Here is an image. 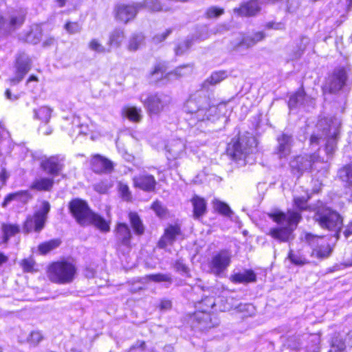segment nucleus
I'll use <instances>...</instances> for the list:
<instances>
[{
  "mask_svg": "<svg viewBox=\"0 0 352 352\" xmlns=\"http://www.w3.org/2000/svg\"><path fill=\"white\" fill-rule=\"evenodd\" d=\"M279 226L270 229L267 234L280 243H288L294 239L293 232L301 219L300 212L288 210L285 213L276 210L268 214Z\"/></svg>",
  "mask_w": 352,
  "mask_h": 352,
  "instance_id": "1",
  "label": "nucleus"
},
{
  "mask_svg": "<svg viewBox=\"0 0 352 352\" xmlns=\"http://www.w3.org/2000/svg\"><path fill=\"white\" fill-rule=\"evenodd\" d=\"M184 111L190 115L191 124L194 121L214 120L217 116V107L210 104V100L203 91L191 96L184 105Z\"/></svg>",
  "mask_w": 352,
  "mask_h": 352,
  "instance_id": "2",
  "label": "nucleus"
},
{
  "mask_svg": "<svg viewBox=\"0 0 352 352\" xmlns=\"http://www.w3.org/2000/svg\"><path fill=\"white\" fill-rule=\"evenodd\" d=\"M69 208L79 224L82 226L94 224L102 232L109 231V223L103 217L92 212L85 201L79 199H73L69 202Z\"/></svg>",
  "mask_w": 352,
  "mask_h": 352,
  "instance_id": "3",
  "label": "nucleus"
},
{
  "mask_svg": "<svg viewBox=\"0 0 352 352\" xmlns=\"http://www.w3.org/2000/svg\"><path fill=\"white\" fill-rule=\"evenodd\" d=\"M256 146L257 142L254 137L249 134L241 135L228 144L227 152L233 160L245 161L247 157L256 151Z\"/></svg>",
  "mask_w": 352,
  "mask_h": 352,
  "instance_id": "4",
  "label": "nucleus"
},
{
  "mask_svg": "<svg viewBox=\"0 0 352 352\" xmlns=\"http://www.w3.org/2000/svg\"><path fill=\"white\" fill-rule=\"evenodd\" d=\"M77 274L76 265L70 261L54 262L48 268L49 279L58 284H69L73 282Z\"/></svg>",
  "mask_w": 352,
  "mask_h": 352,
  "instance_id": "5",
  "label": "nucleus"
},
{
  "mask_svg": "<svg viewBox=\"0 0 352 352\" xmlns=\"http://www.w3.org/2000/svg\"><path fill=\"white\" fill-rule=\"evenodd\" d=\"M327 138L325 151L327 155H332L336 148L337 140L339 134L340 121L333 117L321 118L317 124Z\"/></svg>",
  "mask_w": 352,
  "mask_h": 352,
  "instance_id": "6",
  "label": "nucleus"
},
{
  "mask_svg": "<svg viewBox=\"0 0 352 352\" xmlns=\"http://www.w3.org/2000/svg\"><path fill=\"white\" fill-rule=\"evenodd\" d=\"M314 219L322 228L328 230L338 231L342 225L340 214L328 207L318 208Z\"/></svg>",
  "mask_w": 352,
  "mask_h": 352,
  "instance_id": "7",
  "label": "nucleus"
},
{
  "mask_svg": "<svg viewBox=\"0 0 352 352\" xmlns=\"http://www.w3.org/2000/svg\"><path fill=\"white\" fill-rule=\"evenodd\" d=\"M232 252L228 250H221L214 253L208 263L210 272L216 276H221L230 266Z\"/></svg>",
  "mask_w": 352,
  "mask_h": 352,
  "instance_id": "8",
  "label": "nucleus"
},
{
  "mask_svg": "<svg viewBox=\"0 0 352 352\" xmlns=\"http://www.w3.org/2000/svg\"><path fill=\"white\" fill-rule=\"evenodd\" d=\"M320 161V156L316 153L297 156L290 162L292 173L299 178L303 173L314 168L315 164Z\"/></svg>",
  "mask_w": 352,
  "mask_h": 352,
  "instance_id": "9",
  "label": "nucleus"
},
{
  "mask_svg": "<svg viewBox=\"0 0 352 352\" xmlns=\"http://www.w3.org/2000/svg\"><path fill=\"white\" fill-rule=\"evenodd\" d=\"M307 241L313 247L312 256L320 259L329 257L332 252L329 244L323 236L308 233L305 236Z\"/></svg>",
  "mask_w": 352,
  "mask_h": 352,
  "instance_id": "10",
  "label": "nucleus"
},
{
  "mask_svg": "<svg viewBox=\"0 0 352 352\" xmlns=\"http://www.w3.org/2000/svg\"><path fill=\"white\" fill-rule=\"evenodd\" d=\"M170 97L162 93L148 96L144 102L150 115H158L170 103Z\"/></svg>",
  "mask_w": 352,
  "mask_h": 352,
  "instance_id": "11",
  "label": "nucleus"
},
{
  "mask_svg": "<svg viewBox=\"0 0 352 352\" xmlns=\"http://www.w3.org/2000/svg\"><path fill=\"white\" fill-rule=\"evenodd\" d=\"M348 76L344 68H336L326 80L325 89L329 93L336 94L346 85Z\"/></svg>",
  "mask_w": 352,
  "mask_h": 352,
  "instance_id": "12",
  "label": "nucleus"
},
{
  "mask_svg": "<svg viewBox=\"0 0 352 352\" xmlns=\"http://www.w3.org/2000/svg\"><path fill=\"white\" fill-rule=\"evenodd\" d=\"M194 321L196 323L195 327L201 331L208 330L215 327L219 324V319L214 314H211L206 310H199L194 314Z\"/></svg>",
  "mask_w": 352,
  "mask_h": 352,
  "instance_id": "13",
  "label": "nucleus"
},
{
  "mask_svg": "<svg viewBox=\"0 0 352 352\" xmlns=\"http://www.w3.org/2000/svg\"><path fill=\"white\" fill-rule=\"evenodd\" d=\"M23 21L24 16L21 14H12L8 18H6L0 12V35L12 32L20 27Z\"/></svg>",
  "mask_w": 352,
  "mask_h": 352,
  "instance_id": "14",
  "label": "nucleus"
},
{
  "mask_svg": "<svg viewBox=\"0 0 352 352\" xmlns=\"http://www.w3.org/2000/svg\"><path fill=\"white\" fill-rule=\"evenodd\" d=\"M140 10L137 3L131 4H119L116 8V17L124 23L133 20Z\"/></svg>",
  "mask_w": 352,
  "mask_h": 352,
  "instance_id": "15",
  "label": "nucleus"
},
{
  "mask_svg": "<svg viewBox=\"0 0 352 352\" xmlns=\"http://www.w3.org/2000/svg\"><path fill=\"white\" fill-rule=\"evenodd\" d=\"M16 68L15 77L10 79L11 82L14 85L21 82L31 68V60L28 55L23 53L18 56Z\"/></svg>",
  "mask_w": 352,
  "mask_h": 352,
  "instance_id": "16",
  "label": "nucleus"
},
{
  "mask_svg": "<svg viewBox=\"0 0 352 352\" xmlns=\"http://www.w3.org/2000/svg\"><path fill=\"white\" fill-rule=\"evenodd\" d=\"M168 160L182 158L186 154V142L178 138L171 140L166 146Z\"/></svg>",
  "mask_w": 352,
  "mask_h": 352,
  "instance_id": "17",
  "label": "nucleus"
},
{
  "mask_svg": "<svg viewBox=\"0 0 352 352\" xmlns=\"http://www.w3.org/2000/svg\"><path fill=\"white\" fill-rule=\"evenodd\" d=\"M181 235V227L178 224L169 225L158 242L159 248H165L167 245H172Z\"/></svg>",
  "mask_w": 352,
  "mask_h": 352,
  "instance_id": "18",
  "label": "nucleus"
},
{
  "mask_svg": "<svg viewBox=\"0 0 352 352\" xmlns=\"http://www.w3.org/2000/svg\"><path fill=\"white\" fill-rule=\"evenodd\" d=\"M90 164L91 170L96 173H109L113 169V162L98 154L92 156Z\"/></svg>",
  "mask_w": 352,
  "mask_h": 352,
  "instance_id": "19",
  "label": "nucleus"
},
{
  "mask_svg": "<svg viewBox=\"0 0 352 352\" xmlns=\"http://www.w3.org/2000/svg\"><path fill=\"white\" fill-rule=\"evenodd\" d=\"M134 186L145 192H151L155 190L157 184L155 177L152 175L144 173L133 179Z\"/></svg>",
  "mask_w": 352,
  "mask_h": 352,
  "instance_id": "20",
  "label": "nucleus"
},
{
  "mask_svg": "<svg viewBox=\"0 0 352 352\" xmlns=\"http://www.w3.org/2000/svg\"><path fill=\"white\" fill-rule=\"evenodd\" d=\"M276 152L279 157H285L291 153L294 138L291 134L283 133L277 137Z\"/></svg>",
  "mask_w": 352,
  "mask_h": 352,
  "instance_id": "21",
  "label": "nucleus"
},
{
  "mask_svg": "<svg viewBox=\"0 0 352 352\" xmlns=\"http://www.w3.org/2000/svg\"><path fill=\"white\" fill-rule=\"evenodd\" d=\"M50 208V203L47 201H43L39 209L32 216L34 221L35 232H38L44 228Z\"/></svg>",
  "mask_w": 352,
  "mask_h": 352,
  "instance_id": "22",
  "label": "nucleus"
},
{
  "mask_svg": "<svg viewBox=\"0 0 352 352\" xmlns=\"http://www.w3.org/2000/svg\"><path fill=\"white\" fill-rule=\"evenodd\" d=\"M314 99L307 96L303 89H300L296 94L292 95L288 102V106L290 109L296 107H309L313 106Z\"/></svg>",
  "mask_w": 352,
  "mask_h": 352,
  "instance_id": "23",
  "label": "nucleus"
},
{
  "mask_svg": "<svg viewBox=\"0 0 352 352\" xmlns=\"http://www.w3.org/2000/svg\"><path fill=\"white\" fill-rule=\"evenodd\" d=\"M41 167L48 174L55 176L60 173L63 165L57 157L52 156L42 161Z\"/></svg>",
  "mask_w": 352,
  "mask_h": 352,
  "instance_id": "24",
  "label": "nucleus"
},
{
  "mask_svg": "<svg viewBox=\"0 0 352 352\" xmlns=\"http://www.w3.org/2000/svg\"><path fill=\"white\" fill-rule=\"evenodd\" d=\"M351 339H352L351 332L346 334L345 338H343L340 333H335L331 339L329 352H348L346 342Z\"/></svg>",
  "mask_w": 352,
  "mask_h": 352,
  "instance_id": "25",
  "label": "nucleus"
},
{
  "mask_svg": "<svg viewBox=\"0 0 352 352\" xmlns=\"http://www.w3.org/2000/svg\"><path fill=\"white\" fill-rule=\"evenodd\" d=\"M32 198L31 194L28 190H19L17 192L8 194L2 203V207L6 208L13 201H19L21 204H27Z\"/></svg>",
  "mask_w": 352,
  "mask_h": 352,
  "instance_id": "26",
  "label": "nucleus"
},
{
  "mask_svg": "<svg viewBox=\"0 0 352 352\" xmlns=\"http://www.w3.org/2000/svg\"><path fill=\"white\" fill-rule=\"evenodd\" d=\"M259 3H261L259 0H252L242 5L239 8H235L234 12L242 16H253L259 12Z\"/></svg>",
  "mask_w": 352,
  "mask_h": 352,
  "instance_id": "27",
  "label": "nucleus"
},
{
  "mask_svg": "<svg viewBox=\"0 0 352 352\" xmlns=\"http://www.w3.org/2000/svg\"><path fill=\"white\" fill-rule=\"evenodd\" d=\"M190 201L193 207V217L195 219H199L203 217L206 212V201L204 198L195 195Z\"/></svg>",
  "mask_w": 352,
  "mask_h": 352,
  "instance_id": "28",
  "label": "nucleus"
},
{
  "mask_svg": "<svg viewBox=\"0 0 352 352\" xmlns=\"http://www.w3.org/2000/svg\"><path fill=\"white\" fill-rule=\"evenodd\" d=\"M116 239L120 243L128 246L130 244L131 239V232L127 224L124 223H120L116 227Z\"/></svg>",
  "mask_w": 352,
  "mask_h": 352,
  "instance_id": "29",
  "label": "nucleus"
},
{
  "mask_svg": "<svg viewBox=\"0 0 352 352\" xmlns=\"http://www.w3.org/2000/svg\"><path fill=\"white\" fill-rule=\"evenodd\" d=\"M145 45V36L142 32L133 33L129 38L126 49L130 52H136Z\"/></svg>",
  "mask_w": 352,
  "mask_h": 352,
  "instance_id": "30",
  "label": "nucleus"
},
{
  "mask_svg": "<svg viewBox=\"0 0 352 352\" xmlns=\"http://www.w3.org/2000/svg\"><path fill=\"white\" fill-rule=\"evenodd\" d=\"M230 280L234 283H248L255 282L256 280V275L252 270H246L242 272L233 274L230 277Z\"/></svg>",
  "mask_w": 352,
  "mask_h": 352,
  "instance_id": "31",
  "label": "nucleus"
},
{
  "mask_svg": "<svg viewBox=\"0 0 352 352\" xmlns=\"http://www.w3.org/2000/svg\"><path fill=\"white\" fill-rule=\"evenodd\" d=\"M228 73L226 71L221 70L214 72L211 75L203 82V87L208 89L210 85H216L221 81L227 78Z\"/></svg>",
  "mask_w": 352,
  "mask_h": 352,
  "instance_id": "32",
  "label": "nucleus"
},
{
  "mask_svg": "<svg viewBox=\"0 0 352 352\" xmlns=\"http://www.w3.org/2000/svg\"><path fill=\"white\" fill-rule=\"evenodd\" d=\"M1 230L3 234V242L7 243L10 238L20 232V227L16 224L2 223Z\"/></svg>",
  "mask_w": 352,
  "mask_h": 352,
  "instance_id": "33",
  "label": "nucleus"
},
{
  "mask_svg": "<svg viewBox=\"0 0 352 352\" xmlns=\"http://www.w3.org/2000/svg\"><path fill=\"white\" fill-rule=\"evenodd\" d=\"M53 185L54 179L52 178L42 177L34 180L30 188L37 190L49 191Z\"/></svg>",
  "mask_w": 352,
  "mask_h": 352,
  "instance_id": "34",
  "label": "nucleus"
},
{
  "mask_svg": "<svg viewBox=\"0 0 352 352\" xmlns=\"http://www.w3.org/2000/svg\"><path fill=\"white\" fill-rule=\"evenodd\" d=\"M138 6L141 9L147 8L153 12L168 11V8H163L159 0H144L142 2H138Z\"/></svg>",
  "mask_w": 352,
  "mask_h": 352,
  "instance_id": "35",
  "label": "nucleus"
},
{
  "mask_svg": "<svg viewBox=\"0 0 352 352\" xmlns=\"http://www.w3.org/2000/svg\"><path fill=\"white\" fill-rule=\"evenodd\" d=\"M131 226L134 232L138 235H142L144 232V226L139 215L136 212H131L129 214Z\"/></svg>",
  "mask_w": 352,
  "mask_h": 352,
  "instance_id": "36",
  "label": "nucleus"
},
{
  "mask_svg": "<svg viewBox=\"0 0 352 352\" xmlns=\"http://www.w3.org/2000/svg\"><path fill=\"white\" fill-rule=\"evenodd\" d=\"M338 177L346 186H352V164L341 168L338 172Z\"/></svg>",
  "mask_w": 352,
  "mask_h": 352,
  "instance_id": "37",
  "label": "nucleus"
},
{
  "mask_svg": "<svg viewBox=\"0 0 352 352\" xmlns=\"http://www.w3.org/2000/svg\"><path fill=\"white\" fill-rule=\"evenodd\" d=\"M309 38L305 36H300L299 41L296 43V50L292 56V59H298L303 54L307 45L309 43Z\"/></svg>",
  "mask_w": 352,
  "mask_h": 352,
  "instance_id": "38",
  "label": "nucleus"
},
{
  "mask_svg": "<svg viewBox=\"0 0 352 352\" xmlns=\"http://www.w3.org/2000/svg\"><path fill=\"white\" fill-rule=\"evenodd\" d=\"M125 35L124 30L116 29L109 35V45L119 47Z\"/></svg>",
  "mask_w": 352,
  "mask_h": 352,
  "instance_id": "39",
  "label": "nucleus"
},
{
  "mask_svg": "<svg viewBox=\"0 0 352 352\" xmlns=\"http://www.w3.org/2000/svg\"><path fill=\"white\" fill-rule=\"evenodd\" d=\"M124 115L130 120L134 122H140L142 119L141 109L135 107H126L123 109Z\"/></svg>",
  "mask_w": 352,
  "mask_h": 352,
  "instance_id": "40",
  "label": "nucleus"
},
{
  "mask_svg": "<svg viewBox=\"0 0 352 352\" xmlns=\"http://www.w3.org/2000/svg\"><path fill=\"white\" fill-rule=\"evenodd\" d=\"M52 109L47 107H41L34 111V118L47 124L51 118Z\"/></svg>",
  "mask_w": 352,
  "mask_h": 352,
  "instance_id": "41",
  "label": "nucleus"
},
{
  "mask_svg": "<svg viewBox=\"0 0 352 352\" xmlns=\"http://www.w3.org/2000/svg\"><path fill=\"white\" fill-rule=\"evenodd\" d=\"M61 241L59 239H52L43 243L38 245V251L41 254H46L50 251L58 248Z\"/></svg>",
  "mask_w": 352,
  "mask_h": 352,
  "instance_id": "42",
  "label": "nucleus"
},
{
  "mask_svg": "<svg viewBox=\"0 0 352 352\" xmlns=\"http://www.w3.org/2000/svg\"><path fill=\"white\" fill-rule=\"evenodd\" d=\"M234 309H236L238 312L242 314L243 317H251L256 313V308L251 303H240Z\"/></svg>",
  "mask_w": 352,
  "mask_h": 352,
  "instance_id": "43",
  "label": "nucleus"
},
{
  "mask_svg": "<svg viewBox=\"0 0 352 352\" xmlns=\"http://www.w3.org/2000/svg\"><path fill=\"white\" fill-rule=\"evenodd\" d=\"M144 279L147 280L153 281L155 283L166 282L170 284L172 283V278L169 274H155L146 276Z\"/></svg>",
  "mask_w": 352,
  "mask_h": 352,
  "instance_id": "44",
  "label": "nucleus"
},
{
  "mask_svg": "<svg viewBox=\"0 0 352 352\" xmlns=\"http://www.w3.org/2000/svg\"><path fill=\"white\" fill-rule=\"evenodd\" d=\"M192 72V67L190 65H184L177 67L173 72L168 74V76H174L175 78H179L188 75Z\"/></svg>",
  "mask_w": 352,
  "mask_h": 352,
  "instance_id": "45",
  "label": "nucleus"
},
{
  "mask_svg": "<svg viewBox=\"0 0 352 352\" xmlns=\"http://www.w3.org/2000/svg\"><path fill=\"white\" fill-rule=\"evenodd\" d=\"M214 208L217 210L219 213L226 217H230L232 214V211L230 208L226 204L219 201L215 200L213 202Z\"/></svg>",
  "mask_w": 352,
  "mask_h": 352,
  "instance_id": "46",
  "label": "nucleus"
},
{
  "mask_svg": "<svg viewBox=\"0 0 352 352\" xmlns=\"http://www.w3.org/2000/svg\"><path fill=\"white\" fill-rule=\"evenodd\" d=\"M192 45V39H186L182 43H179L175 48V53L177 56L184 54Z\"/></svg>",
  "mask_w": 352,
  "mask_h": 352,
  "instance_id": "47",
  "label": "nucleus"
},
{
  "mask_svg": "<svg viewBox=\"0 0 352 352\" xmlns=\"http://www.w3.org/2000/svg\"><path fill=\"white\" fill-rule=\"evenodd\" d=\"M288 258L292 263L296 265L302 266L308 263L307 260L304 256L300 254L294 253L292 251L289 253Z\"/></svg>",
  "mask_w": 352,
  "mask_h": 352,
  "instance_id": "48",
  "label": "nucleus"
},
{
  "mask_svg": "<svg viewBox=\"0 0 352 352\" xmlns=\"http://www.w3.org/2000/svg\"><path fill=\"white\" fill-rule=\"evenodd\" d=\"M308 197H296L294 198V205L300 211L305 210L308 208Z\"/></svg>",
  "mask_w": 352,
  "mask_h": 352,
  "instance_id": "49",
  "label": "nucleus"
},
{
  "mask_svg": "<svg viewBox=\"0 0 352 352\" xmlns=\"http://www.w3.org/2000/svg\"><path fill=\"white\" fill-rule=\"evenodd\" d=\"M199 308H201L202 310H206V311H209L210 309H212L215 305V300L213 297H206L201 300V302H199Z\"/></svg>",
  "mask_w": 352,
  "mask_h": 352,
  "instance_id": "50",
  "label": "nucleus"
},
{
  "mask_svg": "<svg viewBox=\"0 0 352 352\" xmlns=\"http://www.w3.org/2000/svg\"><path fill=\"white\" fill-rule=\"evenodd\" d=\"M43 339V335L40 331H32L28 338V342L33 346H36Z\"/></svg>",
  "mask_w": 352,
  "mask_h": 352,
  "instance_id": "51",
  "label": "nucleus"
},
{
  "mask_svg": "<svg viewBox=\"0 0 352 352\" xmlns=\"http://www.w3.org/2000/svg\"><path fill=\"white\" fill-rule=\"evenodd\" d=\"M171 28L166 29L164 32L155 34L152 41L155 44H159L166 39V38L172 33Z\"/></svg>",
  "mask_w": 352,
  "mask_h": 352,
  "instance_id": "52",
  "label": "nucleus"
},
{
  "mask_svg": "<svg viewBox=\"0 0 352 352\" xmlns=\"http://www.w3.org/2000/svg\"><path fill=\"white\" fill-rule=\"evenodd\" d=\"M254 45H256V43L254 41L252 36H244L242 38L241 41L237 45L235 46V49L236 50H239V48L242 46H245L246 48H250L254 46Z\"/></svg>",
  "mask_w": 352,
  "mask_h": 352,
  "instance_id": "53",
  "label": "nucleus"
},
{
  "mask_svg": "<svg viewBox=\"0 0 352 352\" xmlns=\"http://www.w3.org/2000/svg\"><path fill=\"white\" fill-rule=\"evenodd\" d=\"M64 28L71 34L78 33L81 30L80 25L76 22H68L65 25Z\"/></svg>",
  "mask_w": 352,
  "mask_h": 352,
  "instance_id": "54",
  "label": "nucleus"
},
{
  "mask_svg": "<svg viewBox=\"0 0 352 352\" xmlns=\"http://www.w3.org/2000/svg\"><path fill=\"white\" fill-rule=\"evenodd\" d=\"M35 262L32 258H25L21 261V267L25 272H32L34 271Z\"/></svg>",
  "mask_w": 352,
  "mask_h": 352,
  "instance_id": "55",
  "label": "nucleus"
},
{
  "mask_svg": "<svg viewBox=\"0 0 352 352\" xmlns=\"http://www.w3.org/2000/svg\"><path fill=\"white\" fill-rule=\"evenodd\" d=\"M223 9L219 8L215 6H212L207 10L206 14L208 18H214L223 14Z\"/></svg>",
  "mask_w": 352,
  "mask_h": 352,
  "instance_id": "56",
  "label": "nucleus"
},
{
  "mask_svg": "<svg viewBox=\"0 0 352 352\" xmlns=\"http://www.w3.org/2000/svg\"><path fill=\"white\" fill-rule=\"evenodd\" d=\"M89 47L91 50L98 53H104L106 52L105 47L96 39H92L89 44Z\"/></svg>",
  "mask_w": 352,
  "mask_h": 352,
  "instance_id": "57",
  "label": "nucleus"
},
{
  "mask_svg": "<svg viewBox=\"0 0 352 352\" xmlns=\"http://www.w3.org/2000/svg\"><path fill=\"white\" fill-rule=\"evenodd\" d=\"M41 30L39 28H36L35 31H32L28 35V39L36 44L40 41L41 38Z\"/></svg>",
  "mask_w": 352,
  "mask_h": 352,
  "instance_id": "58",
  "label": "nucleus"
},
{
  "mask_svg": "<svg viewBox=\"0 0 352 352\" xmlns=\"http://www.w3.org/2000/svg\"><path fill=\"white\" fill-rule=\"evenodd\" d=\"M299 6V0H286V9L289 12H295L298 9Z\"/></svg>",
  "mask_w": 352,
  "mask_h": 352,
  "instance_id": "59",
  "label": "nucleus"
},
{
  "mask_svg": "<svg viewBox=\"0 0 352 352\" xmlns=\"http://www.w3.org/2000/svg\"><path fill=\"white\" fill-rule=\"evenodd\" d=\"M151 208L155 212L157 215L162 217L165 214L166 211L162 203L159 201H155L153 203Z\"/></svg>",
  "mask_w": 352,
  "mask_h": 352,
  "instance_id": "60",
  "label": "nucleus"
},
{
  "mask_svg": "<svg viewBox=\"0 0 352 352\" xmlns=\"http://www.w3.org/2000/svg\"><path fill=\"white\" fill-rule=\"evenodd\" d=\"M34 230V221L31 215L28 216L23 225V231L28 233Z\"/></svg>",
  "mask_w": 352,
  "mask_h": 352,
  "instance_id": "61",
  "label": "nucleus"
},
{
  "mask_svg": "<svg viewBox=\"0 0 352 352\" xmlns=\"http://www.w3.org/2000/svg\"><path fill=\"white\" fill-rule=\"evenodd\" d=\"M165 71V65L164 63H160L155 66L153 70L151 72V76L154 77L155 75L160 74V76L162 77Z\"/></svg>",
  "mask_w": 352,
  "mask_h": 352,
  "instance_id": "62",
  "label": "nucleus"
},
{
  "mask_svg": "<svg viewBox=\"0 0 352 352\" xmlns=\"http://www.w3.org/2000/svg\"><path fill=\"white\" fill-rule=\"evenodd\" d=\"M175 268L177 271L184 274H187L188 272V268L182 259H179L175 262Z\"/></svg>",
  "mask_w": 352,
  "mask_h": 352,
  "instance_id": "63",
  "label": "nucleus"
},
{
  "mask_svg": "<svg viewBox=\"0 0 352 352\" xmlns=\"http://www.w3.org/2000/svg\"><path fill=\"white\" fill-rule=\"evenodd\" d=\"M120 191L124 199L129 200L131 199V192L126 185L121 184L120 186Z\"/></svg>",
  "mask_w": 352,
  "mask_h": 352,
  "instance_id": "64",
  "label": "nucleus"
}]
</instances>
